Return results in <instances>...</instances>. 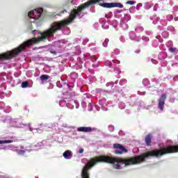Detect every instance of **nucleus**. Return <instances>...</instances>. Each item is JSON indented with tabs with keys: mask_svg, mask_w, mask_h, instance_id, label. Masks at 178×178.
I'll return each mask as SVG.
<instances>
[{
	"mask_svg": "<svg viewBox=\"0 0 178 178\" xmlns=\"http://www.w3.org/2000/svg\"><path fill=\"white\" fill-rule=\"evenodd\" d=\"M145 141L147 147H151V143L152 141V134H147L145 138Z\"/></svg>",
	"mask_w": 178,
	"mask_h": 178,
	"instance_id": "obj_7",
	"label": "nucleus"
},
{
	"mask_svg": "<svg viewBox=\"0 0 178 178\" xmlns=\"http://www.w3.org/2000/svg\"><path fill=\"white\" fill-rule=\"evenodd\" d=\"M50 52H51V54H53V55H56V54H57L56 51L51 50Z\"/></svg>",
	"mask_w": 178,
	"mask_h": 178,
	"instance_id": "obj_20",
	"label": "nucleus"
},
{
	"mask_svg": "<svg viewBox=\"0 0 178 178\" xmlns=\"http://www.w3.org/2000/svg\"><path fill=\"white\" fill-rule=\"evenodd\" d=\"M10 143H13V140H0V144H10Z\"/></svg>",
	"mask_w": 178,
	"mask_h": 178,
	"instance_id": "obj_13",
	"label": "nucleus"
},
{
	"mask_svg": "<svg viewBox=\"0 0 178 178\" xmlns=\"http://www.w3.org/2000/svg\"><path fill=\"white\" fill-rule=\"evenodd\" d=\"M166 98H168V95H166V93H164L158 99V102H159L158 108H159L161 111H163V108L165 106V101H166Z\"/></svg>",
	"mask_w": 178,
	"mask_h": 178,
	"instance_id": "obj_5",
	"label": "nucleus"
},
{
	"mask_svg": "<svg viewBox=\"0 0 178 178\" xmlns=\"http://www.w3.org/2000/svg\"><path fill=\"white\" fill-rule=\"evenodd\" d=\"M108 42H109V39H106L103 42V46L105 47H108Z\"/></svg>",
	"mask_w": 178,
	"mask_h": 178,
	"instance_id": "obj_15",
	"label": "nucleus"
},
{
	"mask_svg": "<svg viewBox=\"0 0 178 178\" xmlns=\"http://www.w3.org/2000/svg\"><path fill=\"white\" fill-rule=\"evenodd\" d=\"M113 147L115 149H120L115 151V154H116V155H122V154H126L128 152L127 149H126L122 144L115 143L113 144Z\"/></svg>",
	"mask_w": 178,
	"mask_h": 178,
	"instance_id": "obj_4",
	"label": "nucleus"
},
{
	"mask_svg": "<svg viewBox=\"0 0 178 178\" xmlns=\"http://www.w3.org/2000/svg\"><path fill=\"white\" fill-rule=\"evenodd\" d=\"M63 156H64L65 159H70V158H72V152H70V150H66L63 154Z\"/></svg>",
	"mask_w": 178,
	"mask_h": 178,
	"instance_id": "obj_8",
	"label": "nucleus"
},
{
	"mask_svg": "<svg viewBox=\"0 0 178 178\" xmlns=\"http://www.w3.org/2000/svg\"><path fill=\"white\" fill-rule=\"evenodd\" d=\"M176 48H170L169 49V52H171V54H175L176 52Z\"/></svg>",
	"mask_w": 178,
	"mask_h": 178,
	"instance_id": "obj_17",
	"label": "nucleus"
},
{
	"mask_svg": "<svg viewBox=\"0 0 178 178\" xmlns=\"http://www.w3.org/2000/svg\"><path fill=\"white\" fill-rule=\"evenodd\" d=\"M120 86H123L124 84H126V79H122L120 81Z\"/></svg>",
	"mask_w": 178,
	"mask_h": 178,
	"instance_id": "obj_18",
	"label": "nucleus"
},
{
	"mask_svg": "<svg viewBox=\"0 0 178 178\" xmlns=\"http://www.w3.org/2000/svg\"><path fill=\"white\" fill-rule=\"evenodd\" d=\"M65 12H66V10L62 11V13H65Z\"/></svg>",
	"mask_w": 178,
	"mask_h": 178,
	"instance_id": "obj_22",
	"label": "nucleus"
},
{
	"mask_svg": "<svg viewBox=\"0 0 178 178\" xmlns=\"http://www.w3.org/2000/svg\"><path fill=\"white\" fill-rule=\"evenodd\" d=\"M135 3H136V1H127L126 2L127 5H134Z\"/></svg>",
	"mask_w": 178,
	"mask_h": 178,
	"instance_id": "obj_16",
	"label": "nucleus"
},
{
	"mask_svg": "<svg viewBox=\"0 0 178 178\" xmlns=\"http://www.w3.org/2000/svg\"><path fill=\"white\" fill-rule=\"evenodd\" d=\"M29 87V82L27 81H24L22 83V88H27Z\"/></svg>",
	"mask_w": 178,
	"mask_h": 178,
	"instance_id": "obj_12",
	"label": "nucleus"
},
{
	"mask_svg": "<svg viewBox=\"0 0 178 178\" xmlns=\"http://www.w3.org/2000/svg\"><path fill=\"white\" fill-rule=\"evenodd\" d=\"M83 152H84V149L83 148H81L79 149V154H83Z\"/></svg>",
	"mask_w": 178,
	"mask_h": 178,
	"instance_id": "obj_19",
	"label": "nucleus"
},
{
	"mask_svg": "<svg viewBox=\"0 0 178 178\" xmlns=\"http://www.w3.org/2000/svg\"><path fill=\"white\" fill-rule=\"evenodd\" d=\"M99 6H102V8H107L108 9H111V8H112V3H100Z\"/></svg>",
	"mask_w": 178,
	"mask_h": 178,
	"instance_id": "obj_9",
	"label": "nucleus"
},
{
	"mask_svg": "<svg viewBox=\"0 0 178 178\" xmlns=\"http://www.w3.org/2000/svg\"><path fill=\"white\" fill-rule=\"evenodd\" d=\"M112 8H120V9H122L123 8V4L120 3H111Z\"/></svg>",
	"mask_w": 178,
	"mask_h": 178,
	"instance_id": "obj_10",
	"label": "nucleus"
},
{
	"mask_svg": "<svg viewBox=\"0 0 178 178\" xmlns=\"http://www.w3.org/2000/svg\"><path fill=\"white\" fill-rule=\"evenodd\" d=\"M156 38H158V39H159V38H161V36H156Z\"/></svg>",
	"mask_w": 178,
	"mask_h": 178,
	"instance_id": "obj_21",
	"label": "nucleus"
},
{
	"mask_svg": "<svg viewBox=\"0 0 178 178\" xmlns=\"http://www.w3.org/2000/svg\"><path fill=\"white\" fill-rule=\"evenodd\" d=\"M77 131L81 133H91L92 128H91V127H80L77 128Z\"/></svg>",
	"mask_w": 178,
	"mask_h": 178,
	"instance_id": "obj_6",
	"label": "nucleus"
},
{
	"mask_svg": "<svg viewBox=\"0 0 178 178\" xmlns=\"http://www.w3.org/2000/svg\"><path fill=\"white\" fill-rule=\"evenodd\" d=\"M18 155H24L26 154L25 150H17Z\"/></svg>",
	"mask_w": 178,
	"mask_h": 178,
	"instance_id": "obj_14",
	"label": "nucleus"
},
{
	"mask_svg": "<svg viewBox=\"0 0 178 178\" xmlns=\"http://www.w3.org/2000/svg\"><path fill=\"white\" fill-rule=\"evenodd\" d=\"M44 12V10L42 8H37L33 10H31L28 13L29 17L31 19H35V20H38L41 17V15Z\"/></svg>",
	"mask_w": 178,
	"mask_h": 178,
	"instance_id": "obj_3",
	"label": "nucleus"
},
{
	"mask_svg": "<svg viewBox=\"0 0 178 178\" xmlns=\"http://www.w3.org/2000/svg\"><path fill=\"white\" fill-rule=\"evenodd\" d=\"M55 33H56V24L54 22L50 28L40 33L41 36L37 39L28 40L11 51H7L0 54V61L6 60L8 59H11V58H15V56H17L19 54L23 52V51L26 48H29V47H31V45H34V44H37L38 42H41V41H45L47 38H50V37H54Z\"/></svg>",
	"mask_w": 178,
	"mask_h": 178,
	"instance_id": "obj_1",
	"label": "nucleus"
},
{
	"mask_svg": "<svg viewBox=\"0 0 178 178\" xmlns=\"http://www.w3.org/2000/svg\"><path fill=\"white\" fill-rule=\"evenodd\" d=\"M48 79H49V75L42 74V75L40 76V80H42V81H44L45 80H48Z\"/></svg>",
	"mask_w": 178,
	"mask_h": 178,
	"instance_id": "obj_11",
	"label": "nucleus"
},
{
	"mask_svg": "<svg viewBox=\"0 0 178 178\" xmlns=\"http://www.w3.org/2000/svg\"><path fill=\"white\" fill-rule=\"evenodd\" d=\"M99 1L102 0L88 1L83 5L79 6L77 9L72 10L70 15L69 19L56 22V26L58 30L60 31V30H62V27H65V26H67V24H70V23H72L73 20L77 17V16H80V15H81V12H83V9L88 8V6H91V5H94V3H97V2H99Z\"/></svg>",
	"mask_w": 178,
	"mask_h": 178,
	"instance_id": "obj_2",
	"label": "nucleus"
}]
</instances>
